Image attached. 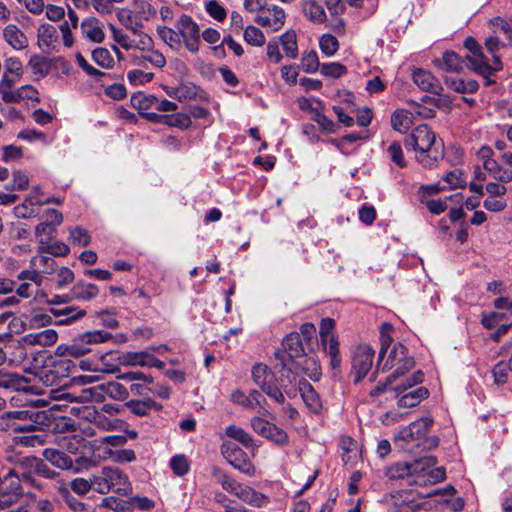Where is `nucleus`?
I'll return each mask as SVG.
<instances>
[{
	"label": "nucleus",
	"instance_id": "50",
	"mask_svg": "<svg viewBox=\"0 0 512 512\" xmlns=\"http://www.w3.org/2000/svg\"><path fill=\"white\" fill-rule=\"evenodd\" d=\"M212 474L224 490L236 495V492H238V489L241 486L240 483H238L236 480H234L227 474L222 473L220 469L217 467L213 468Z\"/></svg>",
	"mask_w": 512,
	"mask_h": 512
},
{
	"label": "nucleus",
	"instance_id": "57",
	"mask_svg": "<svg viewBox=\"0 0 512 512\" xmlns=\"http://www.w3.org/2000/svg\"><path fill=\"white\" fill-rule=\"evenodd\" d=\"M244 39L248 44L254 46H262L266 40L263 32L252 25L246 27L244 31Z\"/></svg>",
	"mask_w": 512,
	"mask_h": 512
},
{
	"label": "nucleus",
	"instance_id": "25",
	"mask_svg": "<svg viewBox=\"0 0 512 512\" xmlns=\"http://www.w3.org/2000/svg\"><path fill=\"white\" fill-rule=\"evenodd\" d=\"M444 83L449 89L460 94L476 93L479 88V84L476 80L464 79L458 76H446Z\"/></svg>",
	"mask_w": 512,
	"mask_h": 512
},
{
	"label": "nucleus",
	"instance_id": "37",
	"mask_svg": "<svg viewBox=\"0 0 512 512\" xmlns=\"http://www.w3.org/2000/svg\"><path fill=\"white\" fill-rule=\"evenodd\" d=\"M38 45L40 47L50 48L58 39L56 27L51 24H42L37 31Z\"/></svg>",
	"mask_w": 512,
	"mask_h": 512
},
{
	"label": "nucleus",
	"instance_id": "43",
	"mask_svg": "<svg viewBox=\"0 0 512 512\" xmlns=\"http://www.w3.org/2000/svg\"><path fill=\"white\" fill-rule=\"evenodd\" d=\"M77 64L87 73V75L94 77L97 81L107 84L109 80H112V76L109 73L102 72L92 65H90L81 53H77L75 56Z\"/></svg>",
	"mask_w": 512,
	"mask_h": 512
},
{
	"label": "nucleus",
	"instance_id": "28",
	"mask_svg": "<svg viewBox=\"0 0 512 512\" xmlns=\"http://www.w3.org/2000/svg\"><path fill=\"white\" fill-rule=\"evenodd\" d=\"M4 353L9 363L19 365L27 358V347L22 339L12 340L5 345Z\"/></svg>",
	"mask_w": 512,
	"mask_h": 512
},
{
	"label": "nucleus",
	"instance_id": "39",
	"mask_svg": "<svg viewBox=\"0 0 512 512\" xmlns=\"http://www.w3.org/2000/svg\"><path fill=\"white\" fill-rule=\"evenodd\" d=\"M462 194L456 193L445 199H432L426 202L427 209L434 215L443 213L448 208V201H454L457 205L462 203Z\"/></svg>",
	"mask_w": 512,
	"mask_h": 512
},
{
	"label": "nucleus",
	"instance_id": "49",
	"mask_svg": "<svg viewBox=\"0 0 512 512\" xmlns=\"http://www.w3.org/2000/svg\"><path fill=\"white\" fill-rule=\"evenodd\" d=\"M28 67L38 79L45 77L50 71V63L45 57L40 55L31 56Z\"/></svg>",
	"mask_w": 512,
	"mask_h": 512
},
{
	"label": "nucleus",
	"instance_id": "18",
	"mask_svg": "<svg viewBox=\"0 0 512 512\" xmlns=\"http://www.w3.org/2000/svg\"><path fill=\"white\" fill-rule=\"evenodd\" d=\"M413 82L425 92L440 95L443 87L440 81L429 71L424 69H416L412 74Z\"/></svg>",
	"mask_w": 512,
	"mask_h": 512
},
{
	"label": "nucleus",
	"instance_id": "26",
	"mask_svg": "<svg viewBox=\"0 0 512 512\" xmlns=\"http://www.w3.org/2000/svg\"><path fill=\"white\" fill-rule=\"evenodd\" d=\"M3 37L13 49L22 50L28 47V38L15 24H9L4 28Z\"/></svg>",
	"mask_w": 512,
	"mask_h": 512
},
{
	"label": "nucleus",
	"instance_id": "59",
	"mask_svg": "<svg viewBox=\"0 0 512 512\" xmlns=\"http://www.w3.org/2000/svg\"><path fill=\"white\" fill-rule=\"evenodd\" d=\"M92 58L96 64L103 68H110L114 63V59L106 48H96L92 52Z\"/></svg>",
	"mask_w": 512,
	"mask_h": 512
},
{
	"label": "nucleus",
	"instance_id": "53",
	"mask_svg": "<svg viewBox=\"0 0 512 512\" xmlns=\"http://www.w3.org/2000/svg\"><path fill=\"white\" fill-rule=\"evenodd\" d=\"M56 226L51 225L48 222H41L35 228V235L42 245L50 242L55 237Z\"/></svg>",
	"mask_w": 512,
	"mask_h": 512
},
{
	"label": "nucleus",
	"instance_id": "64",
	"mask_svg": "<svg viewBox=\"0 0 512 512\" xmlns=\"http://www.w3.org/2000/svg\"><path fill=\"white\" fill-rule=\"evenodd\" d=\"M321 51L327 56L334 55L339 47L336 37L331 34H324L319 41Z\"/></svg>",
	"mask_w": 512,
	"mask_h": 512
},
{
	"label": "nucleus",
	"instance_id": "8",
	"mask_svg": "<svg viewBox=\"0 0 512 512\" xmlns=\"http://www.w3.org/2000/svg\"><path fill=\"white\" fill-rule=\"evenodd\" d=\"M305 354L301 336L297 332L288 334L281 343V348L274 352L275 360L282 371L292 373V364L295 358Z\"/></svg>",
	"mask_w": 512,
	"mask_h": 512
},
{
	"label": "nucleus",
	"instance_id": "19",
	"mask_svg": "<svg viewBox=\"0 0 512 512\" xmlns=\"http://www.w3.org/2000/svg\"><path fill=\"white\" fill-rule=\"evenodd\" d=\"M132 102L139 105L141 109H149L153 108L160 112H173L176 111L178 105L175 102H172L167 99H158L153 95L144 96V95H136L132 97Z\"/></svg>",
	"mask_w": 512,
	"mask_h": 512
},
{
	"label": "nucleus",
	"instance_id": "61",
	"mask_svg": "<svg viewBox=\"0 0 512 512\" xmlns=\"http://www.w3.org/2000/svg\"><path fill=\"white\" fill-rule=\"evenodd\" d=\"M319 59L316 51L304 53L301 59V67L306 73H315L319 68Z\"/></svg>",
	"mask_w": 512,
	"mask_h": 512
},
{
	"label": "nucleus",
	"instance_id": "48",
	"mask_svg": "<svg viewBox=\"0 0 512 512\" xmlns=\"http://www.w3.org/2000/svg\"><path fill=\"white\" fill-rule=\"evenodd\" d=\"M225 433L228 437L235 439L246 448H250L254 445L253 437L250 433L246 432L243 428L236 425H229Z\"/></svg>",
	"mask_w": 512,
	"mask_h": 512
},
{
	"label": "nucleus",
	"instance_id": "58",
	"mask_svg": "<svg viewBox=\"0 0 512 512\" xmlns=\"http://www.w3.org/2000/svg\"><path fill=\"white\" fill-rule=\"evenodd\" d=\"M92 488L95 489L93 476L90 480L84 478H75L70 482V489L79 496L86 495Z\"/></svg>",
	"mask_w": 512,
	"mask_h": 512
},
{
	"label": "nucleus",
	"instance_id": "51",
	"mask_svg": "<svg viewBox=\"0 0 512 512\" xmlns=\"http://www.w3.org/2000/svg\"><path fill=\"white\" fill-rule=\"evenodd\" d=\"M163 124L184 130L191 126L192 121L188 114L174 113L165 115V118H163Z\"/></svg>",
	"mask_w": 512,
	"mask_h": 512
},
{
	"label": "nucleus",
	"instance_id": "41",
	"mask_svg": "<svg viewBox=\"0 0 512 512\" xmlns=\"http://www.w3.org/2000/svg\"><path fill=\"white\" fill-rule=\"evenodd\" d=\"M303 13L314 23H323L326 20L324 8L315 0H307L303 4Z\"/></svg>",
	"mask_w": 512,
	"mask_h": 512
},
{
	"label": "nucleus",
	"instance_id": "22",
	"mask_svg": "<svg viewBox=\"0 0 512 512\" xmlns=\"http://www.w3.org/2000/svg\"><path fill=\"white\" fill-rule=\"evenodd\" d=\"M43 458L50 462L52 465L59 469L63 470H74L75 472H79V468H74L73 466V460L70 456H68L65 452L53 449V448H46L42 452Z\"/></svg>",
	"mask_w": 512,
	"mask_h": 512
},
{
	"label": "nucleus",
	"instance_id": "62",
	"mask_svg": "<svg viewBox=\"0 0 512 512\" xmlns=\"http://www.w3.org/2000/svg\"><path fill=\"white\" fill-rule=\"evenodd\" d=\"M321 73L326 77L340 78L347 73V68L341 63H325L321 66Z\"/></svg>",
	"mask_w": 512,
	"mask_h": 512
},
{
	"label": "nucleus",
	"instance_id": "17",
	"mask_svg": "<svg viewBox=\"0 0 512 512\" xmlns=\"http://www.w3.org/2000/svg\"><path fill=\"white\" fill-rule=\"evenodd\" d=\"M120 363L128 366L164 368V362L146 351L126 352L119 358Z\"/></svg>",
	"mask_w": 512,
	"mask_h": 512
},
{
	"label": "nucleus",
	"instance_id": "32",
	"mask_svg": "<svg viewBox=\"0 0 512 512\" xmlns=\"http://www.w3.org/2000/svg\"><path fill=\"white\" fill-rule=\"evenodd\" d=\"M236 496L243 502L255 507H261L268 503V498L264 494L255 491L249 486L241 485L238 492H236Z\"/></svg>",
	"mask_w": 512,
	"mask_h": 512
},
{
	"label": "nucleus",
	"instance_id": "55",
	"mask_svg": "<svg viewBox=\"0 0 512 512\" xmlns=\"http://www.w3.org/2000/svg\"><path fill=\"white\" fill-rule=\"evenodd\" d=\"M334 327H335L334 319L327 317V318H323L321 320L319 334H320L321 344L323 345V347L328 346V344L330 343V338H335L333 335Z\"/></svg>",
	"mask_w": 512,
	"mask_h": 512
},
{
	"label": "nucleus",
	"instance_id": "15",
	"mask_svg": "<svg viewBox=\"0 0 512 512\" xmlns=\"http://www.w3.org/2000/svg\"><path fill=\"white\" fill-rule=\"evenodd\" d=\"M375 351L369 345H360L356 348L352 359L354 382L359 383L371 370Z\"/></svg>",
	"mask_w": 512,
	"mask_h": 512
},
{
	"label": "nucleus",
	"instance_id": "12",
	"mask_svg": "<svg viewBox=\"0 0 512 512\" xmlns=\"http://www.w3.org/2000/svg\"><path fill=\"white\" fill-rule=\"evenodd\" d=\"M175 27L179 32L180 39L183 45L191 53H197L199 51L200 44V27L187 14H182L176 21Z\"/></svg>",
	"mask_w": 512,
	"mask_h": 512
},
{
	"label": "nucleus",
	"instance_id": "42",
	"mask_svg": "<svg viewBox=\"0 0 512 512\" xmlns=\"http://www.w3.org/2000/svg\"><path fill=\"white\" fill-rule=\"evenodd\" d=\"M35 205L41 206L43 203L38 196H29L22 204L14 207V214L18 218H31L36 214Z\"/></svg>",
	"mask_w": 512,
	"mask_h": 512
},
{
	"label": "nucleus",
	"instance_id": "54",
	"mask_svg": "<svg viewBox=\"0 0 512 512\" xmlns=\"http://www.w3.org/2000/svg\"><path fill=\"white\" fill-rule=\"evenodd\" d=\"M101 506L115 512H130L128 499L123 500L115 496H107L102 499Z\"/></svg>",
	"mask_w": 512,
	"mask_h": 512
},
{
	"label": "nucleus",
	"instance_id": "60",
	"mask_svg": "<svg viewBox=\"0 0 512 512\" xmlns=\"http://www.w3.org/2000/svg\"><path fill=\"white\" fill-rule=\"evenodd\" d=\"M443 180L451 189L463 188L466 185V178L464 173L459 169H455L446 173V175L443 177Z\"/></svg>",
	"mask_w": 512,
	"mask_h": 512
},
{
	"label": "nucleus",
	"instance_id": "21",
	"mask_svg": "<svg viewBox=\"0 0 512 512\" xmlns=\"http://www.w3.org/2000/svg\"><path fill=\"white\" fill-rule=\"evenodd\" d=\"M298 390L307 408L315 414L320 413L322 410V402L313 386L308 381L303 380L299 382L297 391Z\"/></svg>",
	"mask_w": 512,
	"mask_h": 512
},
{
	"label": "nucleus",
	"instance_id": "63",
	"mask_svg": "<svg viewBox=\"0 0 512 512\" xmlns=\"http://www.w3.org/2000/svg\"><path fill=\"white\" fill-rule=\"evenodd\" d=\"M387 154L390 160L399 168L402 169L406 167L407 163L405 161L401 145L398 142H393L389 145L387 148Z\"/></svg>",
	"mask_w": 512,
	"mask_h": 512
},
{
	"label": "nucleus",
	"instance_id": "44",
	"mask_svg": "<svg viewBox=\"0 0 512 512\" xmlns=\"http://www.w3.org/2000/svg\"><path fill=\"white\" fill-rule=\"evenodd\" d=\"M410 112L405 109L396 110L391 115V125L394 130L405 133L412 125Z\"/></svg>",
	"mask_w": 512,
	"mask_h": 512
},
{
	"label": "nucleus",
	"instance_id": "35",
	"mask_svg": "<svg viewBox=\"0 0 512 512\" xmlns=\"http://www.w3.org/2000/svg\"><path fill=\"white\" fill-rule=\"evenodd\" d=\"M157 34L171 49L179 51L182 48L183 43L180 39L178 30H174L167 26H158Z\"/></svg>",
	"mask_w": 512,
	"mask_h": 512
},
{
	"label": "nucleus",
	"instance_id": "1",
	"mask_svg": "<svg viewBox=\"0 0 512 512\" xmlns=\"http://www.w3.org/2000/svg\"><path fill=\"white\" fill-rule=\"evenodd\" d=\"M437 136L427 124L415 127L405 140L407 150L412 149L416 160L425 168L434 167L441 152L437 148Z\"/></svg>",
	"mask_w": 512,
	"mask_h": 512
},
{
	"label": "nucleus",
	"instance_id": "27",
	"mask_svg": "<svg viewBox=\"0 0 512 512\" xmlns=\"http://www.w3.org/2000/svg\"><path fill=\"white\" fill-rule=\"evenodd\" d=\"M435 65L449 73H459L464 67V60L454 51H446L441 59L435 60Z\"/></svg>",
	"mask_w": 512,
	"mask_h": 512
},
{
	"label": "nucleus",
	"instance_id": "10",
	"mask_svg": "<svg viewBox=\"0 0 512 512\" xmlns=\"http://www.w3.org/2000/svg\"><path fill=\"white\" fill-rule=\"evenodd\" d=\"M109 338H111L110 333L99 330L78 334L65 347V354L79 358L91 351L92 344L103 343Z\"/></svg>",
	"mask_w": 512,
	"mask_h": 512
},
{
	"label": "nucleus",
	"instance_id": "40",
	"mask_svg": "<svg viewBox=\"0 0 512 512\" xmlns=\"http://www.w3.org/2000/svg\"><path fill=\"white\" fill-rule=\"evenodd\" d=\"M71 292L77 300H91L98 295L99 289L95 284L79 281L73 286Z\"/></svg>",
	"mask_w": 512,
	"mask_h": 512
},
{
	"label": "nucleus",
	"instance_id": "7",
	"mask_svg": "<svg viewBox=\"0 0 512 512\" xmlns=\"http://www.w3.org/2000/svg\"><path fill=\"white\" fill-rule=\"evenodd\" d=\"M40 403L44 404V401L37 400L34 404V407L31 409H21L6 412V417L9 419H17V420H28L29 423L23 425L14 426L15 431L24 432L41 429V427H49L53 422V415L50 411L47 410H37L36 407L39 406Z\"/></svg>",
	"mask_w": 512,
	"mask_h": 512
},
{
	"label": "nucleus",
	"instance_id": "11",
	"mask_svg": "<svg viewBox=\"0 0 512 512\" xmlns=\"http://www.w3.org/2000/svg\"><path fill=\"white\" fill-rule=\"evenodd\" d=\"M105 396L122 401L128 398L129 390L118 381H110L87 388L80 398L93 399L95 402H101L104 400Z\"/></svg>",
	"mask_w": 512,
	"mask_h": 512
},
{
	"label": "nucleus",
	"instance_id": "14",
	"mask_svg": "<svg viewBox=\"0 0 512 512\" xmlns=\"http://www.w3.org/2000/svg\"><path fill=\"white\" fill-rule=\"evenodd\" d=\"M231 401L246 410L257 411L262 416L272 417V414L266 408V398L256 389L251 390L248 394L236 390L231 394Z\"/></svg>",
	"mask_w": 512,
	"mask_h": 512
},
{
	"label": "nucleus",
	"instance_id": "38",
	"mask_svg": "<svg viewBox=\"0 0 512 512\" xmlns=\"http://www.w3.org/2000/svg\"><path fill=\"white\" fill-rule=\"evenodd\" d=\"M251 373L254 383L260 389L265 387L269 382H272L274 378V374L270 368L263 363H256L253 365Z\"/></svg>",
	"mask_w": 512,
	"mask_h": 512
},
{
	"label": "nucleus",
	"instance_id": "24",
	"mask_svg": "<svg viewBox=\"0 0 512 512\" xmlns=\"http://www.w3.org/2000/svg\"><path fill=\"white\" fill-rule=\"evenodd\" d=\"M80 28L82 36L91 42L101 43L105 38L101 23L94 17L83 20Z\"/></svg>",
	"mask_w": 512,
	"mask_h": 512
},
{
	"label": "nucleus",
	"instance_id": "13",
	"mask_svg": "<svg viewBox=\"0 0 512 512\" xmlns=\"http://www.w3.org/2000/svg\"><path fill=\"white\" fill-rule=\"evenodd\" d=\"M221 453L223 457L235 469L247 476H254L256 468L250 461L247 453L232 442H224L221 445Z\"/></svg>",
	"mask_w": 512,
	"mask_h": 512
},
{
	"label": "nucleus",
	"instance_id": "34",
	"mask_svg": "<svg viewBox=\"0 0 512 512\" xmlns=\"http://www.w3.org/2000/svg\"><path fill=\"white\" fill-rule=\"evenodd\" d=\"M51 313L60 318L56 323L59 325H68L80 318H82L85 314V310L76 309L74 307H67L63 309H51Z\"/></svg>",
	"mask_w": 512,
	"mask_h": 512
},
{
	"label": "nucleus",
	"instance_id": "6",
	"mask_svg": "<svg viewBox=\"0 0 512 512\" xmlns=\"http://www.w3.org/2000/svg\"><path fill=\"white\" fill-rule=\"evenodd\" d=\"M437 460L433 456H427L415 459L413 462H395L387 466L384 470L385 476L390 481L406 479L408 484H414L417 473L423 472L427 468L434 467Z\"/></svg>",
	"mask_w": 512,
	"mask_h": 512
},
{
	"label": "nucleus",
	"instance_id": "20",
	"mask_svg": "<svg viewBox=\"0 0 512 512\" xmlns=\"http://www.w3.org/2000/svg\"><path fill=\"white\" fill-rule=\"evenodd\" d=\"M125 406L131 413L139 417L149 416L152 411L158 412L163 408L162 404L154 401L150 397L143 400L131 399L125 403Z\"/></svg>",
	"mask_w": 512,
	"mask_h": 512
},
{
	"label": "nucleus",
	"instance_id": "45",
	"mask_svg": "<svg viewBox=\"0 0 512 512\" xmlns=\"http://www.w3.org/2000/svg\"><path fill=\"white\" fill-rule=\"evenodd\" d=\"M59 494L72 512H88L90 506L74 497L67 487H60Z\"/></svg>",
	"mask_w": 512,
	"mask_h": 512
},
{
	"label": "nucleus",
	"instance_id": "52",
	"mask_svg": "<svg viewBox=\"0 0 512 512\" xmlns=\"http://www.w3.org/2000/svg\"><path fill=\"white\" fill-rule=\"evenodd\" d=\"M325 352L330 358V366L336 374L341 365V357L339 354V343L336 338H330L328 346L324 347Z\"/></svg>",
	"mask_w": 512,
	"mask_h": 512
},
{
	"label": "nucleus",
	"instance_id": "16",
	"mask_svg": "<svg viewBox=\"0 0 512 512\" xmlns=\"http://www.w3.org/2000/svg\"><path fill=\"white\" fill-rule=\"evenodd\" d=\"M285 19L286 14L281 7L270 5L260 10V13L255 18V22L264 28L276 32L284 26Z\"/></svg>",
	"mask_w": 512,
	"mask_h": 512
},
{
	"label": "nucleus",
	"instance_id": "33",
	"mask_svg": "<svg viewBox=\"0 0 512 512\" xmlns=\"http://www.w3.org/2000/svg\"><path fill=\"white\" fill-rule=\"evenodd\" d=\"M429 395L428 390L425 387H419L413 391L407 392L399 398L398 407L411 408L418 405L421 401L426 399Z\"/></svg>",
	"mask_w": 512,
	"mask_h": 512
},
{
	"label": "nucleus",
	"instance_id": "36",
	"mask_svg": "<svg viewBox=\"0 0 512 512\" xmlns=\"http://www.w3.org/2000/svg\"><path fill=\"white\" fill-rule=\"evenodd\" d=\"M26 384L27 379L24 376L0 369V387L20 390L23 389Z\"/></svg>",
	"mask_w": 512,
	"mask_h": 512
},
{
	"label": "nucleus",
	"instance_id": "29",
	"mask_svg": "<svg viewBox=\"0 0 512 512\" xmlns=\"http://www.w3.org/2000/svg\"><path fill=\"white\" fill-rule=\"evenodd\" d=\"M424 380V373L421 370L414 372L412 375L400 377L394 384L388 386V390L395 392L396 396L403 394L409 388L422 383Z\"/></svg>",
	"mask_w": 512,
	"mask_h": 512
},
{
	"label": "nucleus",
	"instance_id": "2",
	"mask_svg": "<svg viewBox=\"0 0 512 512\" xmlns=\"http://www.w3.org/2000/svg\"><path fill=\"white\" fill-rule=\"evenodd\" d=\"M415 365L414 358L408 355L407 348L401 344L396 343L389 351L387 359L376 370L386 372L394 369L393 372L386 378L385 382L379 383L374 389L370 391L371 397H377L382 393L388 391V386L394 384L400 377L406 375Z\"/></svg>",
	"mask_w": 512,
	"mask_h": 512
},
{
	"label": "nucleus",
	"instance_id": "3",
	"mask_svg": "<svg viewBox=\"0 0 512 512\" xmlns=\"http://www.w3.org/2000/svg\"><path fill=\"white\" fill-rule=\"evenodd\" d=\"M432 424L431 418L422 417L399 430L396 439L405 442L410 450L425 451L436 448L439 444L438 438L428 436Z\"/></svg>",
	"mask_w": 512,
	"mask_h": 512
},
{
	"label": "nucleus",
	"instance_id": "9",
	"mask_svg": "<svg viewBox=\"0 0 512 512\" xmlns=\"http://www.w3.org/2000/svg\"><path fill=\"white\" fill-rule=\"evenodd\" d=\"M261 391L275 403L284 405L285 396L294 398L297 395L296 376L291 372L283 371L277 379V383L269 382Z\"/></svg>",
	"mask_w": 512,
	"mask_h": 512
},
{
	"label": "nucleus",
	"instance_id": "4",
	"mask_svg": "<svg viewBox=\"0 0 512 512\" xmlns=\"http://www.w3.org/2000/svg\"><path fill=\"white\" fill-rule=\"evenodd\" d=\"M464 47L469 51V54L465 56L469 63V69L481 75L485 79L486 86L493 84L495 81L490 77L502 69L500 57L494 56V63H490L483 53L482 46L471 36L465 39Z\"/></svg>",
	"mask_w": 512,
	"mask_h": 512
},
{
	"label": "nucleus",
	"instance_id": "31",
	"mask_svg": "<svg viewBox=\"0 0 512 512\" xmlns=\"http://www.w3.org/2000/svg\"><path fill=\"white\" fill-rule=\"evenodd\" d=\"M0 492L5 493L9 497L11 496V498L18 501L23 494L20 479L17 478V476L10 475V472L8 471L7 474L0 479Z\"/></svg>",
	"mask_w": 512,
	"mask_h": 512
},
{
	"label": "nucleus",
	"instance_id": "23",
	"mask_svg": "<svg viewBox=\"0 0 512 512\" xmlns=\"http://www.w3.org/2000/svg\"><path fill=\"white\" fill-rule=\"evenodd\" d=\"M38 91L32 85H24L16 90H8L1 87V96L7 103H18L24 99L39 101Z\"/></svg>",
	"mask_w": 512,
	"mask_h": 512
},
{
	"label": "nucleus",
	"instance_id": "30",
	"mask_svg": "<svg viewBox=\"0 0 512 512\" xmlns=\"http://www.w3.org/2000/svg\"><path fill=\"white\" fill-rule=\"evenodd\" d=\"M446 478V472L443 467L427 468L423 472L417 473L414 485L426 486L428 484H436Z\"/></svg>",
	"mask_w": 512,
	"mask_h": 512
},
{
	"label": "nucleus",
	"instance_id": "47",
	"mask_svg": "<svg viewBox=\"0 0 512 512\" xmlns=\"http://www.w3.org/2000/svg\"><path fill=\"white\" fill-rule=\"evenodd\" d=\"M393 326L389 323H383L380 330V351H379V359L377 362V368L380 367L381 361L384 358V355L386 351L390 348V345L393 341L392 338V332H393Z\"/></svg>",
	"mask_w": 512,
	"mask_h": 512
},
{
	"label": "nucleus",
	"instance_id": "56",
	"mask_svg": "<svg viewBox=\"0 0 512 512\" xmlns=\"http://www.w3.org/2000/svg\"><path fill=\"white\" fill-rule=\"evenodd\" d=\"M264 438L274 442L277 445H285L288 443L287 433L283 429L276 426L274 423L270 424Z\"/></svg>",
	"mask_w": 512,
	"mask_h": 512
},
{
	"label": "nucleus",
	"instance_id": "46",
	"mask_svg": "<svg viewBox=\"0 0 512 512\" xmlns=\"http://www.w3.org/2000/svg\"><path fill=\"white\" fill-rule=\"evenodd\" d=\"M282 48L287 57L295 59L298 56V45L296 39V33L292 30H288L283 33L280 37Z\"/></svg>",
	"mask_w": 512,
	"mask_h": 512
},
{
	"label": "nucleus",
	"instance_id": "5",
	"mask_svg": "<svg viewBox=\"0 0 512 512\" xmlns=\"http://www.w3.org/2000/svg\"><path fill=\"white\" fill-rule=\"evenodd\" d=\"M95 491L99 494H108L110 491L128 496L132 493V484L128 476L115 466H104L97 475H93Z\"/></svg>",
	"mask_w": 512,
	"mask_h": 512
}]
</instances>
